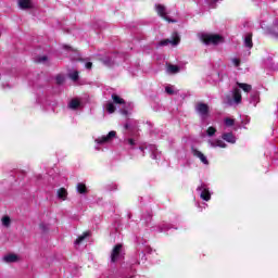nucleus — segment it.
Wrapping results in <instances>:
<instances>
[{"label":"nucleus","instance_id":"f257e3e1","mask_svg":"<svg viewBox=\"0 0 278 278\" xmlns=\"http://www.w3.org/2000/svg\"><path fill=\"white\" fill-rule=\"evenodd\" d=\"M200 40L204 42V45H219V42H223V37L219 35H210L202 33L200 34Z\"/></svg>","mask_w":278,"mask_h":278},{"label":"nucleus","instance_id":"412c9836","mask_svg":"<svg viewBox=\"0 0 278 278\" xmlns=\"http://www.w3.org/2000/svg\"><path fill=\"white\" fill-rule=\"evenodd\" d=\"M244 47L248 49H253V35L247 34L244 37Z\"/></svg>","mask_w":278,"mask_h":278},{"label":"nucleus","instance_id":"c03bdc74","mask_svg":"<svg viewBox=\"0 0 278 278\" xmlns=\"http://www.w3.org/2000/svg\"><path fill=\"white\" fill-rule=\"evenodd\" d=\"M198 207H201V204H198Z\"/></svg>","mask_w":278,"mask_h":278},{"label":"nucleus","instance_id":"423d86ee","mask_svg":"<svg viewBox=\"0 0 278 278\" xmlns=\"http://www.w3.org/2000/svg\"><path fill=\"white\" fill-rule=\"evenodd\" d=\"M113 138H116V131L111 130L108 135L97 138L94 140V142L97 144H110V142H112Z\"/></svg>","mask_w":278,"mask_h":278},{"label":"nucleus","instance_id":"6ab92c4d","mask_svg":"<svg viewBox=\"0 0 278 278\" xmlns=\"http://www.w3.org/2000/svg\"><path fill=\"white\" fill-rule=\"evenodd\" d=\"M1 225L5 229H10V227L12 226V218H10V216H8V215L2 216L1 217Z\"/></svg>","mask_w":278,"mask_h":278},{"label":"nucleus","instance_id":"58836bf2","mask_svg":"<svg viewBox=\"0 0 278 278\" xmlns=\"http://www.w3.org/2000/svg\"><path fill=\"white\" fill-rule=\"evenodd\" d=\"M104 64H106V66H112V62L111 61H104Z\"/></svg>","mask_w":278,"mask_h":278},{"label":"nucleus","instance_id":"4468645a","mask_svg":"<svg viewBox=\"0 0 278 278\" xmlns=\"http://www.w3.org/2000/svg\"><path fill=\"white\" fill-rule=\"evenodd\" d=\"M222 139L225 140V142H229L230 144H236V136L232 135V132H224L222 135Z\"/></svg>","mask_w":278,"mask_h":278},{"label":"nucleus","instance_id":"ea45409f","mask_svg":"<svg viewBox=\"0 0 278 278\" xmlns=\"http://www.w3.org/2000/svg\"><path fill=\"white\" fill-rule=\"evenodd\" d=\"M2 88H10V85H5L4 83H2Z\"/></svg>","mask_w":278,"mask_h":278},{"label":"nucleus","instance_id":"ddd939ff","mask_svg":"<svg viewBox=\"0 0 278 278\" xmlns=\"http://www.w3.org/2000/svg\"><path fill=\"white\" fill-rule=\"evenodd\" d=\"M169 229H173V226L169 223L162 222L156 226V230L160 231V233H164L166 231H169Z\"/></svg>","mask_w":278,"mask_h":278},{"label":"nucleus","instance_id":"cd10ccee","mask_svg":"<svg viewBox=\"0 0 278 278\" xmlns=\"http://www.w3.org/2000/svg\"><path fill=\"white\" fill-rule=\"evenodd\" d=\"M216 135V128L211 126L206 129V136H208V138H212L213 136Z\"/></svg>","mask_w":278,"mask_h":278},{"label":"nucleus","instance_id":"7ed1b4c3","mask_svg":"<svg viewBox=\"0 0 278 278\" xmlns=\"http://www.w3.org/2000/svg\"><path fill=\"white\" fill-rule=\"evenodd\" d=\"M125 257V250H123V245H115L111 253V262L115 264V262H121Z\"/></svg>","mask_w":278,"mask_h":278},{"label":"nucleus","instance_id":"dca6fc26","mask_svg":"<svg viewBox=\"0 0 278 278\" xmlns=\"http://www.w3.org/2000/svg\"><path fill=\"white\" fill-rule=\"evenodd\" d=\"M250 103L252 105H257L260 103V92L258 91H251L250 93Z\"/></svg>","mask_w":278,"mask_h":278},{"label":"nucleus","instance_id":"72a5a7b5","mask_svg":"<svg viewBox=\"0 0 278 278\" xmlns=\"http://www.w3.org/2000/svg\"><path fill=\"white\" fill-rule=\"evenodd\" d=\"M37 62L45 64V62H47V56L43 55V56L38 58Z\"/></svg>","mask_w":278,"mask_h":278},{"label":"nucleus","instance_id":"7c9ffc66","mask_svg":"<svg viewBox=\"0 0 278 278\" xmlns=\"http://www.w3.org/2000/svg\"><path fill=\"white\" fill-rule=\"evenodd\" d=\"M165 92H167V94H175V87L173 86H167L165 88Z\"/></svg>","mask_w":278,"mask_h":278},{"label":"nucleus","instance_id":"c756f323","mask_svg":"<svg viewBox=\"0 0 278 278\" xmlns=\"http://www.w3.org/2000/svg\"><path fill=\"white\" fill-rule=\"evenodd\" d=\"M77 191L79 192V194H86V185L78 184L77 185Z\"/></svg>","mask_w":278,"mask_h":278},{"label":"nucleus","instance_id":"c85d7f7f","mask_svg":"<svg viewBox=\"0 0 278 278\" xmlns=\"http://www.w3.org/2000/svg\"><path fill=\"white\" fill-rule=\"evenodd\" d=\"M224 123H225L226 127H233L236 121H233V119H231V118H229V117H226V118L224 119Z\"/></svg>","mask_w":278,"mask_h":278},{"label":"nucleus","instance_id":"a878e982","mask_svg":"<svg viewBox=\"0 0 278 278\" xmlns=\"http://www.w3.org/2000/svg\"><path fill=\"white\" fill-rule=\"evenodd\" d=\"M105 110L109 112V114H114V112H116V106H114V103L109 102L105 105Z\"/></svg>","mask_w":278,"mask_h":278},{"label":"nucleus","instance_id":"f8f14e48","mask_svg":"<svg viewBox=\"0 0 278 278\" xmlns=\"http://www.w3.org/2000/svg\"><path fill=\"white\" fill-rule=\"evenodd\" d=\"M146 151L151 153L152 160H160V151H157V147L153 144L147 146Z\"/></svg>","mask_w":278,"mask_h":278},{"label":"nucleus","instance_id":"9b49d317","mask_svg":"<svg viewBox=\"0 0 278 278\" xmlns=\"http://www.w3.org/2000/svg\"><path fill=\"white\" fill-rule=\"evenodd\" d=\"M207 144L212 149H216V148L227 149V143H225V141H223V139H208Z\"/></svg>","mask_w":278,"mask_h":278},{"label":"nucleus","instance_id":"473e14b6","mask_svg":"<svg viewBox=\"0 0 278 278\" xmlns=\"http://www.w3.org/2000/svg\"><path fill=\"white\" fill-rule=\"evenodd\" d=\"M231 62H232L233 66H236V67L240 66V59L233 58V59H231Z\"/></svg>","mask_w":278,"mask_h":278},{"label":"nucleus","instance_id":"4c0bfd02","mask_svg":"<svg viewBox=\"0 0 278 278\" xmlns=\"http://www.w3.org/2000/svg\"><path fill=\"white\" fill-rule=\"evenodd\" d=\"M125 129H131V124L126 123V124H125Z\"/></svg>","mask_w":278,"mask_h":278},{"label":"nucleus","instance_id":"a19ab883","mask_svg":"<svg viewBox=\"0 0 278 278\" xmlns=\"http://www.w3.org/2000/svg\"><path fill=\"white\" fill-rule=\"evenodd\" d=\"M144 149H147V148L140 147V151H142V153H144Z\"/></svg>","mask_w":278,"mask_h":278},{"label":"nucleus","instance_id":"4be33fe9","mask_svg":"<svg viewBox=\"0 0 278 278\" xmlns=\"http://www.w3.org/2000/svg\"><path fill=\"white\" fill-rule=\"evenodd\" d=\"M124 144H126L130 149H134V146L136 144V137H131V135H129L128 138L124 139Z\"/></svg>","mask_w":278,"mask_h":278},{"label":"nucleus","instance_id":"f3484780","mask_svg":"<svg viewBox=\"0 0 278 278\" xmlns=\"http://www.w3.org/2000/svg\"><path fill=\"white\" fill-rule=\"evenodd\" d=\"M90 236H91L90 231L84 232L76 239L75 244H81V242H88V240H90Z\"/></svg>","mask_w":278,"mask_h":278},{"label":"nucleus","instance_id":"6e6552de","mask_svg":"<svg viewBox=\"0 0 278 278\" xmlns=\"http://www.w3.org/2000/svg\"><path fill=\"white\" fill-rule=\"evenodd\" d=\"M191 153L193 155V157H198V160H200V162L202 164H204V166H210V161L207 160V156H205V154H203V152H201L200 150L192 148Z\"/></svg>","mask_w":278,"mask_h":278},{"label":"nucleus","instance_id":"f704fd0d","mask_svg":"<svg viewBox=\"0 0 278 278\" xmlns=\"http://www.w3.org/2000/svg\"><path fill=\"white\" fill-rule=\"evenodd\" d=\"M39 229H41L42 231H47V229H49V227L45 223H41L39 225Z\"/></svg>","mask_w":278,"mask_h":278},{"label":"nucleus","instance_id":"393cba45","mask_svg":"<svg viewBox=\"0 0 278 278\" xmlns=\"http://www.w3.org/2000/svg\"><path fill=\"white\" fill-rule=\"evenodd\" d=\"M167 73H170L172 75L179 73V66L173 64L167 65Z\"/></svg>","mask_w":278,"mask_h":278},{"label":"nucleus","instance_id":"c9c22d12","mask_svg":"<svg viewBox=\"0 0 278 278\" xmlns=\"http://www.w3.org/2000/svg\"><path fill=\"white\" fill-rule=\"evenodd\" d=\"M85 68H87L88 71H90V68H92V62H87L85 64Z\"/></svg>","mask_w":278,"mask_h":278},{"label":"nucleus","instance_id":"37998d69","mask_svg":"<svg viewBox=\"0 0 278 278\" xmlns=\"http://www.w3.org/2000/svg\"><path fill=\"white\" fill-rule=\"evenodd\" d=\"M204 205V207H207V204H203Z\"/></svg>","mask_w":278,"mask_h":278},{"label":"nucleus","instance_id":"b1692460","mask_svg":"<svg viewBox=\"0 0 278 278\" xmlns=\"http://www.w3.org/2000/svg\"><path fill=\"white\" fill-rule=\"evenodd\" d=\"M79 105H81V102H79V100H77V99H73V100L68 103L70 110H77V109L79 108Z\"/></svg>","mask_w":278,"mask_h":278},{"label":"nucleus","instance_id":"bb28decb","mask_svg":"<svg viewBox=\"0 0 278 278\" xmlns=\"http://www.w3.org/2000/svg\"><path fill=\"white\" fill-rule=\"evenodd\" d=\"M68 77L70 79H72V81H77L79 79V72L77 71L70 72Z\"/></svg>","mask_w":278,"mask_h":278},{"label":"nucleus","instance_id":"2eb2a0df","mask_svg":"<svg viewBox=\"0 0 278 278\" xmlns=\"http://www.w3.org/2000/svg\"><path fill=\"white\" fill-rule=\"evenodd\" d=\"M56 197L60 201H66L68 199V191L65 188H60L56 190Z\"/></svg>","mask_w":278,"mask_h":278},{"label":"nucleus","instance_id":"39448f33","mask_svg":"<svg viewBox=\"0 0 278 278\" xmlns=\"http://www.w3.org/2000/svg\"><path fill=\"white\" fill-rule=\"evenodd\" d=\"M195 112L202 119H205L210 116V106L203 102H198L195 104Z\"/></svg>","mask_w":278,"mask_h":278},{"label":"nucleus","instance_id":"aec40b11","mask_svg":"<svg viewBox=\"0 0 278 278\" xmlns=\"http://www.w3.org/2000/svg\"><path fill=\"white\" fill-rule=\"evenodd\" d=\"M17 3L21 10H29L31 8V0H18Z\"/></svg>","mask_w":278,"mask_h":278},{"label":"nucleus","instance_id":"0eeeda50","mask_svg":"<svg viewBox=\"0 0 278 278\" xmlns=\"http://www.w3.org/2000/svg\"><path fill=\"white\" fill-rule=\"evenodd\" d=\"M179 35L175 33L172 37V39H165L159 42V47H168V45H172V47H177L179 45Z\"/></svg>","mask_w":278,"mask_h":278},{"label":"nucleus","instance_id":"5701e85b","mask_svg":"<svg viewBox=\"0 0 278 278\" xmlns=\"http://www.w3.org/2000/svg\"><path fill=\"white\" fill-rule=\"evenodd\" d=\"M238 88H240L241 90H243V92H251L252 87L249 84H244V83H237Z\"/></svg>","mask_w":278,"mask_h":278},{"label":"nucleus","instance_id":"1a4fd4ad","mask_svg":"<svg viewBox=\"0 0 278 278\" xmlns=\"http://www.w3.org/2000/svg\"><path fill=\"white\" fill-rule=\"evenodd\" d=\"M155 8H156V12H157L159 16H161L168 23H175V21H172L168 17V11L166 10V8L163 4H156Z\"/></svg>","mask_w":278,"mask_h":278},{"label":"nucleus","instance_id":"2f4dec72","mask_svg":"<svg viewBox=\"0 0 278 278\" xmlns=\"http://www.w3.org/2000/svg\"><path fill=\"white\" fill-rule=\"evenodd\" d=\"M55 81L56 84L61 85V84H64V77L62 75H58L55 77Z\"/></svg>","mask_w":278,"mask_h":278},{"label":"nucleus","instance_id":"9d476101","mask_svg":"<svg viewBox=\"0 0 278 278\" xmlns=\"http://www.w3.org/2000/svg\"><path fill=\"white\" fill-rule=\"evenodd\" d=\"M112 99H113V103H115L116 105H123L124 109H122L121 112H122V114L127 116L129 113L125 109V108H127V103H125V100L123 98H121V96H117V94H112Z\"/></svg>","mask_w":278,"mask_h":278},{"label":"nucleus","instance_id":"79ce46f5","mask_svg":"<svg viewBox=\"0 0 278 278\" xmlns=\"http://www.w3.org/2000/svg\"><path fill=\"white\" fill-rule=\"evenodd\" d=\"M144 258V252H141V260Z\"/></svg>","mask_w":278,"mask_h":278},{"label":"nucleus","instance_id":"20e7f679","mask_svg":"<svg viewBox=\"0 0 278 278\" xmlns=\"http://www.w3.org/2000/svg\"><path fill=\"white\" fill-rule=\"evenodd\" d=\"M231 97L232 98H227L228 105H240V103H242V93H240V89L237 87L233 88Z\"/></svg>","mask_w":278,"mask_h":278},{"label":"nucleus","instance_id":"e433bc0d","mask_svg":"<svg viewBox=\"0 0 278 278\" xmlns=\"http://www.w3.org/2000/svg\"><path fill=\"white\" fill-rule=\"evenodd\" d=\"M144 251L146 253H151V245H146Z\"/></svg>","mask_w":278,"mask_h":278},{"label":"nucleus","instance_id":"f03ea898","mask_svg":"<svg viewBox=\"0 0 278 278\" xmlns=\"http://www.w3.org/2000/svg\"><path fill=\"white\" fill-rule=\"evenodd\" d=\"M197 192L202 201H212V192L210 191V187H207V185L201 184L198 186Z\"/></svg>","mask_w":278,"mask_h":278},{"label":"nucleus","instance_id":"a211bd4d","mask_svg":"<svg viewBox=\"0 0 278 278\" xmlns=\"http://www.w3.org/2000/svg\"><path fill=\"white\" fill-rule=\"evenodd\" d=\"M7 264H14V262H18V255L16 254H7L3 257Z\"/></svg>","mask_w":278,"mask_h":278}]
</instances>
